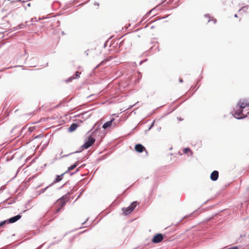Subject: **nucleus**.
I'll use <instances>...</instances> for the list:
<instances>
[{
    "instance_id": "obj_1",
    "label": "nucleus",
    "mask_w": 249,
    "mask_h": 249,
    "mask_svg": "<svg viewBox=\"0 0 249 249\" xmlns=\"http://www.w3.org/2000/svg\"><path fill=\"white\" fill-rule=\"evenodd\" d=\"M95 141V140L94 138H92L91 136H89L88 141L86 142L85 144L82 146L83 148L88 149L94 143Z\"/></svg>"
},
{
    "instance_id": "obj_13",
    "label": "nucleus",
    "mask_w": 249,
    "mask_h": 249,
    "mask_svg": "<svg viewBox=\"0 0 249 249\" xmlns=\"http://www.w3.org/2000/svg\"><path fill=\"white\" fill-rule=\"evenodd\" d=\"M183 153H185V154H187L188 153H190L191 155H192L193 153L192 152V151L191 150V149L189 148H184L183 150Z\"/></svg>"
},
{
    "instance_id": "obj_5",
    "label": "nucleus",
    "mask_w": 249,
    "mask_h": 249,
    "mask_svg": "<svg viewBox=\"0 0 249 249\" xmlns=\"http://www.w3.org/2000/svg\"><path fill=\"white\" fill-rule=\"evenodd\" d=\"M238 107L244 108L246 107H249V99L240 100L237 105Z\"/></svg>"
},
{
    "instance_id": "obj_19",
    "label": "nucleus",
    "mask_w": 249,
    "mask_h": 249,
    "mask_svg": "<svg viewBox=\"0 0 249 249\" xmlns=\"http://www.w3.org/2000/svg\"><path fill=\"white\" fill-rule=\"evenodd\" d=\"M6 223V221H3L0 222V227L3 226Z\"/></svg>"
},
{
    "instance_id": "obj_11",
    "label": "nucleus",
    "mask_w": 249,
    "mask_h": 249,
    "mask_svg": "<svg viewBox=\"0 0 249 249\" xmlns=\"http://www.w3.org/2000/svg\"><path fill=\"white\" fill-rule=\"evenodd\" d=\"M78 127L77 124L75 123H73L71 124V125L69 128V130L70 132H72L74 131Z\"/></svg>"
},
{
    "instance_id": "obj_8",
    "label": "nucleus",
    "mask_w": 249,
    "mask_h": 249,
    "mask_svg": "<svg viewBox=\"0 0 249 249\" xmlns=\"http://www.w3.org/2000/svg\"><path fill=\"white\" fill-rule=\"evenodd\" d=\"M219 173L217 171H213L211 174L210 178L213 181H216L218 178Z\"/></svg>"
},
{
    "instance_id": "obj_12",
    "label": "nucleus",
    "mask_w": 249,
    "mask_h": 249,
    "mask_svg": "<svg viewBox=\"0 0 249 249\" xmlns=\"http://www.w3.org/2000/svg\"><path fill=\"white\" fill-rule=\"evenodd\" d=\"M249 10V5H246L245 6L242 7L240 10L239 12H246Z\"/></svg>"
},
{
    "instance_id": "obj_17",
    "label": "nucleus",
    "mask_w": 249,
    "mask_h": 249,
    "mask_svg": "<svg viewBox=\"0 0 249 249\" xmlns=\"http://www.w3.org/2000/svg\"><path fill=\"white\" fill-rule=\"evenodd\" d=\"M212 21L214 24L216 23L217 20L215 18H210L208 20V22Z\"/></svg>"
},
{
    "instance_id": "obj_4",
    "label": "nucleus",
    "mask_w": 249,
    "mask_h": 249,
    "mask_svg": "<svg viewBox=\"0 0 249 249\" xmlns=\"http://www.w3.org/2000/svg\"><path fill=\"white\" fill-rule=\"evenodd\" d=\"M163 235L161 233H157L154 235L152 239V241L154 243L160 242L163 239Z\"/></svg>"
},
{
    "instance_id": "obj_20",
    "label": "nucleus",
    "mask_w": 249,
    "mask_h": 249,
    "mask_svg": "<svg viewBox=\"0 0 249 249\" xmlns=\"http://www.w3.org/2000/svg\"><path fill=\"white\" fill-rule=\"evenodd\" d=\"M229 249H237V248L235 247L229 248Z\"/></svg>"
},
{
    "instance_id": "obj_7",
    "label": "nucleus",
    "mask_w": 249,
    "mask_h": 249,
    "mask_svg": "<svg viewBox=\"0 0 249 249\" xmlns=\"http://www.w3.org/2000/svg\"><path fill=\"white\" fill-rule=\"evenodd\" d=\"M135 150L139 153H142L143 151H145V147L141 144H137L135 146Z\"/></svg>"
},
{
    "instance_id": "obj_6",
    "label": "nucleus",
    "mask_w": 249,
    "mask_h": 249,
    "mask_svg": "<svg viewBox=\"0 0 249 249\" xmlns=\"http://www.w3.org/2000/svg\"><path fill=\"white\" fill-rule=\"evenodd\" d=\"M137 205V202H133L130 206L126 208V210L124 211V213L126 215L130 213L136 207Z\"/></svg>"
},
{
    "instance_id": "obj_3",
    "label": "nucleus",
    "mask_w": 249,
    "mask_h": 249,
    "mask_svg": "<svg viewBox=\"0 0 249 249\" xmlns=\"http://www.w3.org/2000/svg\"><path fill=\"white\" fill-rule=\"evenodd\" d=\"M68 197L66 196H63L61 198L59 199L56 202V205L57 207L61 208L63 207L66 201L68 200Z\"/></svg>"
},
{
    "instance_id": "obj_16",
    "label": "nucleus",
    "mask_w": 249,
    "mask_h": 249,
    "mask_svg": "<svg viewBox=\"0 0 249 249\" xmlns=\"http://www.w3.org/2000/svg\"><path fill=\"white\" fill-rule=\"evenodd\" d=\"M77 166V163H75L73 165H71L68 168V171H71L73 170Z\"/></svg>"
},
{
    "instance_id": "obj_18",
    "label": "nucleus",
    "mask_w": 249,
    "mask_h": 249,
    "mask_svg": "<svg viewBox=\"0 0 249 249\" xmlns=\"http://www.w3.org/2000/svg\"><path fill=\"white\" fill-rule=\"evenodd\" d=\"M61 209H62V208H61L60 207H58V208L56 209V210L55 211V213H58L60 211Z\"/></svg>"
},
{
    "instance_id": "obj_14",
    "label": "nucleus",
    "mask_w": 249,
    "mask_h": 249,
    "mask_svg": "<svg viewBox=\"0 0 249 249\" xmlns=\"http://www.w3.org/2000/svg\"><path fill=\"white\" fill-rule=\"evenodd\" d=\"M63 174H62L60 176H57L55 178V182H58L60 181V180H61L62 179V177L63 176Z\"/></svg>"
},
{
    "instance_id": "obj_9",
    "label": "nucleus",
    "mask_w": 249,
    "mask_h": 249,
    "mask_svg": "<svg viewBox=\"0 0 249 249\" xmlns=\"http://www.w3.org/2000/svg\"><path fill=\"white\" fill-rule=\"evenodd\" d=\"M114 120H115L114 118H112V119H111V120L110 121L107 122L106 123H105L102 126L103 128L104 129H106V128L111 126L112 124L114 122Z\"/></svg>"
},
{
    "instance_id": "obj_15",
    "label": "nucleus",
    "mask_w": 249,
    "mask_h": 249,
    "mask_svg": "<svg viewBox=\"0 0 249 249\" xmlns=\"http://www.w3.org/2000/svg\"><path fill=\"white\" fill-rule=\"evenodd\" d=\"M81 73L79 71H76L75 72V74L74 75V76H72L71 77V78L72 79H75V78H78L80 77V75Z\"/></svg>"
},
{
    "instance_id": "obj_2",
    "label": "nucleus",
    "mask_w": 249,
    "mask_h": 249,
    "mask_svg": "<svg viewBox=\"0 0 249 249\" xmlns=\"http://www.w3.org/2000/svg\"><path fill=\"white\" fill-rule=\"evenodd\" d=\"M239 108L236 109L234 112V117L237 119H240L245 118L247 115H244L243 113V108L238 107Z\"/></svg>"
},
{
    "instance_id": "obj_10",
    "label": "nucleus",
    "mask_w": 249,
    "mask_h": 249,
    "mask_svg": "<svg viewBox=\"0 0 249 249\" xmlns=\"http://www.w3.org/2000/svg\"><path fill=\"white\" fill-rule=\"evenodd\" d=\"M21 218V216L20 215H17L15 216H14L13 217L10 218L8 220L9 223H12L16 222L18 219H19Z\"/></svg>"
}]
</instances>
